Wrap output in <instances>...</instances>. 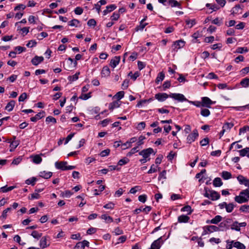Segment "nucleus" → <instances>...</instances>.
Returning <instances> with one entry per match:
<instances>
[{"label": "nucleus", "mask_w": 249, "mask_h": 249, "mask_svg": "<svg viewBox=\"0 0 249 249\" xmlns=\"http://www.w3.org/2000/svg\"><path fill=\"white\" fill-rule=\"evenodd\" d=\"M46 115V113L44 111H42L36 114L35 116L30 118V120L33 122H36L37 121L44 117Z\"/></svg>", "instance_id": "10"}, {"label": "nucleus", "mask_w": 249, "mask_h": 249, "mask_svg": "<svg viewBox=\"0 0 249 249\" xmlns=\"http://www.w3.org/2000/svg\"><path fill=\"white\" fill-rule=\"evenodd\" d=\"M190 219V217L186 215L182 214L178 218V221L179 223H187Z\"/></svg>", "instance_id": "21"}, {"label": "nucleus", "mask_w": 249, "mask_h": 249, "mask_svg": "<svg viewBox=\"0 0 249 249\" xmlns=\"http://www.w3.org/2000/svg\"><path fill=\"white\" fill-rule=\"evenodd\" d=\"M222 177L224 179H229L231 178V174L230 172L224 171L222 172Z\"/></svg>", "instance_id": "35"}, {"label": "nucleus", "mask_w": 249, "mask_h": 249, "mask_svg": "<svg viewBox=\"0 0 249 249\" xmlns=\"http://www.w3.org/2000/svg\"><path fill=\"white\" fill-rule=\"evenodd\" d=\"M185 45V41L182 40H179L174 42L172 47H173V49L178 50L182 48Z\"/></svg>", "instance_id": "15"}, {"label": "nucleus", "mask_w": 249, "mask_h": 249, "mask_svg": "<svg viewBox=\"0 0 249 249\" xmlns=\"http://www.w3.org/2000/svg\"><path fill=\"white\" fill-rule=\"evenodd\" d=\"M249 200V189H246L240 192L239 195L234 197V200L241 204L247 202Z\"/></svg>", "instance_id": "2"}, {"label": "nucleus", "mask_w": 249, "mask_h": 249, "mask_svg": "<svg viewBox=\"0 0 249 249\" xmlns=\"http://www.w3.org/2000/svg\"><path fill=\"white\" fill-rule=\"evenodd\" d=\"M44 58L43 56H36L32 59L31 62L33 64V65L35 66H37L39 63L42 62Z\"/></svg>", "instance_id": "17"}, {"label": "nucleus", "mask_w": 249, "mask_h": 249, "mask_svg": "<svg viewBox=\"0 0 249 249\" xmlns=\"http://www.w3.org/2000/svg\"><path fill=\"white\" fill-rule=\"evenodd\" d=\"M47 237L46 236H44L41 238V239L40 240V243H39V245H40V247L41 248L45 249V248H47V247L49 246L50 244H47Z\"/></svg>", "instance_id": "20"}, {"label": "nucleus", "mask_w": 249, "mask_h": 249, "mask_svg": "<svg viewBox=\"0 0 249 249\" xmlns=\"http://www.w3.org/2000/svg\"><path fill=\"white\" fill-rule=\"evenodd\" d=\"M120 56H115L114 58H113L110 62V65L111 67L113 68H115L117 65L119 63V62L120 61Z\"/></svg>", "instance_id": "18"}, {"label": "nucleus", "mask_w": 249, "mask_h": 249, "mask_svg": "<svg viewBox=\"0 0 249 249\" xmlns=\"http://www.w3.org/2000/svg\"><path fill=\"white\" fill-rule=\"evenodd\" d=\"M181 212H186L188 213V214H190L192 212L193 210L191 208V207L189 205L185 206L183 207H182L181 209Z\"/></svg>", "instance_id": "37"}, {"label": "nucleus", "mask_w": 249, "mask_h": 249, "mask_svg": "<svg viewBox=\"0 0 249 249\" xmlns=\"http://www.w3.org/2000/svg\"><path fill=\"white\" fill-rule=\"evenodd\" d=\"M138 200L142 203H145L147 200V196L146 195H140L138 197Z\"/></svg>", "instance_id": "61"}, {"label": "nucleus", "mask_w": 249, "mask_h": 249, "mask_svg": "<svg viewBox=\"0 0 249 249\" xmlns=\"http://www.w3.org/2000/svg\"><path fill=\"white\" fill-rule=\"evenodd\" d=\"M198 137V133L197 129H195L193 132L188 135L187 138V142L191 144L194 142Z\"/></svg>", "instance_id": "7"}, {"label": "nucleus", "mask_w": 249, "mask_h": 249, "mask_svg": "<svg viewBox=\"0 0 249 249\" xmlns=\"http://www.w3.org/2000/svg\"><path fill=\"white\" fill-rule=\"evenodd\" d=\"M222 219V217L221 216L219 215H216L211 220H207L206 222L207 224H217L219 223Z\"/></svg>", "instance_id": "14"}, {"label": "nucleus", "mask_w": 249, "mask_h": 249, "mask_svg": "<svg viewBox=\"0 0 249 249\" xmlns=\"http://www.w3.org/2000/svg\"><path fill=\"white\" fill-rule=\"evenodd\" d=\"M203 231L202 233V236L212 233L214 231H220L219 227L214 225L204 226L203 227Z\"/></svg>", "instance_id": "4"}, {"label": "nucleus", "mask_w": 249, "mask_h": 249, "mask_svg": "<svg viewBox=\"0 0 249 249\" xmlns=\"http://www.w3.org/2000/svg\"><path fill=\"white\" fill-rule=\"evenodd\" d=\"M38 179L36 177H32L29 178L25 180V183L27 185H31L34 186L36 182L37 181Z\"/></svg>", "instance_id": "24"}, {"label": "nucleus", "mask_w": 249, "mask_h": 249, "mask_svg": "<svg viewBox=\"0 0 249 249\" xmlns=\"http://www.w3.org/2000/svg\"><path fill=\"white\" fill-rule=\"evenodd\" d=\"M234 124L231 123H226L223 126L222 128L225 131H229L233 126Z\"/></svg>", "instance_id": "33"}, {"label": "nucleus", "mask_w": 249, "mask_h": 249, "mask_svg": "<svg viewBox=\"0 0 249 249\" xmlns=\"http://www.w3.org/2000/svg\"><path fill=\"white\" fill-rule=\"evenodd\" d=\"M164 77H165L164 73L162 71L160 72L159 73L158 76L157 77V78L156 79V80H155L156 83L157 84H159L160 82L163 80Z\"/></svg>", "instance_id": "28"}, {"label": "nucleus", "mask_w": 249, "mask_h": 249, "mask_svg": "<svg viewBox=\"0 0 249 249\" xmlns=\"http://www.w3.org/2000/svg\"><path fill=\"white\" fill-rule=\"evenodd\" d=\"M80 21L76 19H73L69 22V25L71 26L77 27Z\"/></svg>", "instance_id": "47"}, {"label": "nucleus", "mask_w": 249, "mask_h": 249, "mask_svg": "<svg viewBox=\"0 0 249 249\" xmlns=\"http://www.w3.org/2000/svg\"><path fill=\"white\" fill-rule=\"evenodd\" d=\"M124 92L123 91L118 92L113 97V99L119 100L122 99L124 96Z\"/></svg>", "instance_id": "30"}, {"label": "nucleus", "mask_w": 249, "mask_h": 249, "mask_svg": "<svg viewBox=\"0 0 249 249\" xmlns=\"http://www.w3.org/2000/svg\"><path fill=\"white\" fill-rule=\"evenodd\" d=\"M110 73V70L107 66H105L103 67L101 72V74L103 77H107L109 76Z\"/></svg>", "instance_id": "26"}, {"label": "nucleus", "mask_w": 249, "mask_h": 249, "mask_svg": "<svg viewBox=\"0 0 249 249\" xmlns=\"http://www.w3.org/2000/svg\"><path fill=\"white\" fill-rule=\"evenodd\" d=\"M40 197V195L37 192H35L31 195V196H29L28 198L30 200H33L35 199H39Z\"/></svg>", "instance_id": "50"}, {"label": "nucleus", "mask_w": 249, "mask_h": 249, "mask_svg": "<svg viewBox=\"0 0 249 249\" xmlns=\"http://www.w3.org/2000/svg\"><path fill=\"white\" fill-rule=\"evenodd\" d=\"M67 161H56L55 162L54 165L56 169L66 171L67 170Z\"/></svg>", "instance_id": "9"}, {"label": "nucleus", "mask_w": 249, "mask_h": 249, "mask_svg": "<svg viewBox=\"0 0 249 249\" xmlns=\"http://www.w3.org/2000/svg\"><path fill=\"white\" fill-rule=\"evenodd\" d=\"M231 219H229L221 222L219 225V229L221 231L229 229L228 223H230Z\"/></svg>", "instance_id": "16"}, {"label": "nucleus", "mask_w": 249, "mask_h": 249, "mask_svg": "<svg viewBox=\"0 0 249 249\" xmlns=\"http://www.w3.org/2000/svg\"><path fill=\"white\" fill-rule=\"evenodd\" d=\"M117 8V6L115 4H111L106 7V9L104 10V15H107L108 13L110 12Z\"/></svg>", "instance_id": "22"}, {"label": "nucleus", "mask_w": 249, "mask_h": 249, "mask_svg": "<svg viewBox=\"0 0 249 249\" xmlns=\"http://www.w3.org/2000/svg\"><path fill=\"white\" fill-rule=\"evenodd\" d=\"M231 228L232 230H235V231H240V228H239V226L238 225V222L237 221H234L231 224Z\"/></svg>", "instance_id": "38"}, {"label": "nucleus", "mask_w": 249, "mask_h": 249, "mask_svg": "<svg viewBox=\"0 0 249 249\" xmlns=\"http://www.w3.org/2000/svg\"><path fill=\"white\" fill-rule=\"evenodd\" d=\"M15 50L16 51V52L19 54L25 51L26 48L21 46H17L15 47Z\"/></svg>", "instance_id": "56"}, {"label": "nucleus", "mask_w": 249, "mask_h": 249, "mask_svg": "<svg viewBox=\"0 0 249 249\" xmlns=\"http://www.w3.org/2000/svg\"><path fill=\"white\" fill-rule=\"evenodd\" d=\"M156 152H155L153 148H148L147 149H143L139 152V155L142 156L143 158H148L151 154L155 155Z\"/></svg>", "instance_id": "5"}, {"label": "nucleus", "mask_w": 249, "mask_h": 249, "mask_svg": "<svg viewBox=\"0 0 249 249\" xmlns=\"http://www.w3.org/2000/svg\"><path fill=\"white\" fill-rule=\"evenodd\" d=\"M249 130V126L248 125L244 126V127L241 128L239 130V135H241V133H245L247 131Z\"/></svg>", "instance_id": "64"}, {"label": "nucleus", "mask_w": 249, "mask_h": 249, "mask_svg": "<svg viewBox=\"0 0 249 249\" xmlns=\"http://www.w3.org/2000/svg\"><path fill=\"white\" fill-rule=\"evenodd\" d=\"M90 92H89L87 94H82L79 97V99H82V100H87L90 97Z\"/></svg>", "instance_id": "62"}, {"label": "nucleus", "mask_w": 249, "mask_h": 249, "mask_svg": "<svg viewBox=\"0 0 249 249\" xmlns=\"http://www.w3.org/2000/svg\"><path fill=\"white\" fill-rule=\"evenodd\" d=\"M147 23H143V22H140V24L139 26H137L135 28L136 31H142L144 28L147 25Z\"/></svg>", "instance_id": "49"}, {"label": "nucleus", "mask_w": 249, "mask_h": 249, "mask_svg": "<svg viewBox=\"0 0 249 249\" xmlns=\"http://www.w3.org/2000/svg\"><path fill=\"white\" fill-rule=\"evenodd\" d=\"M185 22L187 25H189V28H192L194 25L196 24V21L195 19H186Z\"/></svg>", "instance_id": "44"}, {"label": "nucleus", "mask_w": 249, "mask_h": 249, "mask_svg": "<svg viewBox=\"0 0 249 249\" xmlns=\"http://www.w3.org/2000/svg\"><path fill=\"white\" fill-rule=\"evenodd\" d=\"M42 233H39L36 231H34L31 233V235L35 238L38 239L42 236Z\"/></svg>", "instance_id": "45"}, {"label": "nucleus", "mask_w": 249, "mask_h": 249, "mask_svg": "<svg viewBox=\"0 0 249 249\" xmlns=\"http://www.w3.org/2000/svg\"><path fill=\"white\" fill-rule=\"evenodd\" d=\"M239 210L243 212H249V205H242L240 207Z\"/></svg>", "instance_id": "60"}, {"label": "nucleus", "mask_w": 249, "mask_h": 249, "mask_svg": "<svg viewBox=\"0 0 249 249\" xmlns=\"http://www.w3.org/2000/svg\"><path fill=\"white\" fill-rule=\"evenodd\" d=\"M41 157L38 155H35L33 159V161L36 164H39L42 161Z\"/></svg>", "instance_id": "40"}, {"label": "nucleus", "mask_w": 249, "mask_h": 249, "mask_svg": "<svg viewBox=\"0 0 249 249\" xmlns=\"http://www.w3.org/2000/svg\"><path fill=\"white\" fill-rule=\"evenodd\" d=\"M209 143V139L208 138H205L200 142V144L202 146H206Z\"/></svg>", "instance_id": "54"}, {"label": "nucleus", "mask_w": 249, "mask_h": 249, "mask_svg": "<svg viewBox=\"0 0 249 249\" xmlns=\"http://www.w3.org/2000/svg\"><path fill=\"white\" fill-rule=\"evenodd\" d=\"M129 161V160L127 158H124L119 160L118 165L123 166L127 164Z\"/></svg>", "instance_id": "42"}, {"label": "nucleus", "mask_w": 249, "mask_h": 249, "mask_svg": "<svg viewBox=\"0 0 249 249\" xmlns=\"http://www.w3.org/2000/svg\"><path fill=\"white\" fill-rule=\"evenodd\" d=\"M101 218L105 220L106 222L107 223H110L113 221L112 217L105 214H102L101 216Z\"/></svg>", "instance_id": "29"}, {"label": "nucleus", "mask_w": 249, "mask_h": 249, "mask_svg": "<svg viewBox=\"0 0 249 249\" xmlns=\"http://www.w3.org/2000/svg\"><path fill=\"white\" fill-rule=\"evenodd\" d=\"M237 179L240 184H244L245 186L249 187V179H247L242 175H239L237 177Z\"/></svg>", "instance_id": "11"}, {"label": "nucleus", "mask_w": 249, "mask_h": 249, "mask_svg": "<svg viewBox=\"0 0 249 249\" xmlns=\"http://www.w3.org/2000/svg\"><path fill=\"white\" fill-rule=\"evenodd\" d=\"M163 243L162 237L161 236L158 239L155 240L151 245V247L148 249H160L161 245Z\"/></svg>", "instance_id": "6"}, {"label": "nucleus", "mask_w": 249, "mask_h": 249, "mask_svg": "<svg viewBox=\"0 0 249 249\" xmlns=\"http://www.w3.org/2000/svg\"><path fill=\"white\" fill-rule=\"evenodd\" d=\"M240 9H241V8L240 5H235L231 10V14L235 15L238 14Z\"/></svg>", "instance_id": "46"}, {"label": "nucleus", "mask_w": 249, "mask_h": 249, "mask_svg": "<svg viewBox=\"0 0 249 249\" xmlns=\"http://www.w3.org/2000/svg\"><path fill=\"white\" fill-rule=\"evenodd\" d=\"M168 2L172 7H178L179 8H181V4L176 0H169Z\"/></svg>", "instance_id": "31"}, {"label": "nucleus", "mask_w": 249, "mask_h": 249, "mask_svg": "<svg viewBox=\"0 0 249 249\" xmlns=\"http://www.w3.org/2000/svg\"><path fill=\"white\" fill-rule=\"evenodd\" d=\"M233 247L237 249H246L245 246L240 242H234Z\"/></svg>", "instance_id": "32"}, {"label": "nucleus", "mask_w": 249, "mask_h": 249, "mask_svg": "<svg viewBox=\"0 0 249 249\" xmlns=\"http://www.w3.org/2000/svg\"><path fill=\"white\" fill-rule=\"evenodd\" d=\"M166 171L165 170H163L162 172H161L160 173L159 177H158V179L159 180H160L162 179H166Z\"/></svg>", "instance_id": "51"}, {"label": "nucleus", "mask_w": 249, "mask_h": 249, "mask_svg": "<svg viewBox=\"0 0 249 249\" xmlns=\"http://www.w3.org/2000/svg\"><path fill=\"white\" fill-rule=\"evenodd\" d=\"M53 175V173L51 172H46L45 171L40 172L39 176L45 179L50 178Z\"/></svg>", "instance_id": "19"}, {"label": "nucleus", "mask_w": 249, "mask_h": 249, "mask_svg": "<svg viewBox=\"0 0 249 249\" xmlns=\"http://www.w3.org/2000/svg\"><path fill=\"white\" fill-rule=\"evenodd\" d=\"M16 187V186H11L8 187L7 185H5L4 186L1 187L0 189V191L2 192V193H6L12 191Z\"/></svg>", "instance_id": "25"}, {"label": "nucleus", "mask_w": 249, "mask_h": 249, "mask_svg": "<svg viewBox=\"0 0 249 249\" xmlns=\"http://www.w3.org/2000/svg\"><path fill=\"white\" fill-rule=\"evenodd\" d=\"M107 209H113L114 207V204L112 202H109L107 204L105 205L103 207Z\"/></svg>", "instance_id": "58"}, {"label": "nucleus", "mask_w": 249, "mask_h": 249, "mask_svg": "<svg viewBox=\"0 0 249 249\" xmlns=\"http://www.w3.org/2000/svg\"><path fill=\"white\" fill-rule=\"evenodd\" d=\"M157 171V168L154 164H152L151 166L150 169L148 171L147 173L150 174L153 173H155Z\"/></svg>", "instance_id": "57"}, {"label": "nucleus", "mask_w": 249, "mask_h": 249, "mask_svg": "<svg viewBox=\"0 0 249 249\" xmlns=\"http://www.w3.org/2000/svg\"><path fill=\"white\" fill-rule=\"evenodd\" d=\"M240 85L244 88H247L249 86V78H245L240 82Z\"/></svg>", "instance_id": "34"}, {"label": "nucleus", "mask_w": 249, "mask_h": 249, "mask_svg": "<svg viewBox=\"0 0 249 249\" xmlns=\"http://www.w3.org/2000/svg\"><path fill=\"white\" fill-rule=\"evenodd\" d=\"M80 74V72H76L75 74L72 76H69L68 77V79L69 81L71 82H73L77 80L78 79V75Z\"/></svg>", "instance_id": "48"}, {"label": "nucleus", "mask_w": 249, "mask_h": 249, "mask_svg": "<svg viewBox=\"0 0 249 249\" xmlns=\"http://www.w3.org/2000/svg\"><path fill=\"white\" fill-rule=\"evenodd\" d=\"M190 103L193 104L197 107L210 108L212 105L214 104L216 102L212 101L208 97L201 98V101H190Z\"/></svg>", "instance_id": "1"}, {"label": "nucleus", "mask_w": 249, "mask_h": 249, "mask_svg": "<svg viewBox=\"0 0 249 249\" xmlns=\"http://www.w3.org/2000/svg\"><path fill=\"white\" fill-rule=\"evenodd\" d=\"M234 208V205H233V204L232 203H230L229 204L227 203L226 207H225L226 211L228 213H231L233 211Z\"/></svg>", "instance_id": "39"}, {"label": "nucleus", "mask_w": 249, "mask_h": 249, "mask_svg": "<svg viewBox=\"0 0 249 249\" xmlns=\"http://www.w3.org/2000/svg\"><path fill=\"white\" fill-rule=\"evenodd\" d=\"M121 102L119 100H116L112 102L109 104V109H115V108L119 107Z\"/></svg>", "instance_id": "23"}, {"label": "nucleus", "mask_w": 249, "mask_h": 249, "mask_svg": "<svg viewBox=\"0 0 249 249\" xmlns=\"http://www.w3.org/2000/svg\"><path fill=\"white\" fill-rule=\"evenodd\" d=\"M113 233H114L116 235H118L123 234L124 232L122 229H121L119 227H117L114 229V231H113Z\"/></svg>", "instance_id": "59"}, {"label": "nucleus", "mask_w": 249, "mask_h": 249, "mask_svg": "<svg viewBox=\"0 0 249 249\" xmlns=\"http://www.w3.org/2000/svg\"><path fill=\"white\" fill-rule=\"evenodd\" d=\"M223 184V182L221 179L220 178H216L213 181V185L215 187H220Z\"/></svg>", "instance_id": "27"}, {"label": "nucleus", "mask_w": 249, "mask_h": 249, "mask_svg": "<svg viewBox=\"0 0 249 249\" xmlns=\"http://www.w3.org/2000/svg\"><path fill=\"white\" fill-rule=\"evenodd\" d=\"M72 195V193L70 190H66L61 193V195L63 197H70Z\"/></svg>", "instance_id": "41"}, {"label": "nucleus", "mask_w": 249, "mask_h": 249, "mask_svg": "<svg viewBox=\"0 0 249 249\" xmlns=\"http://www.w3.org/2000/svg\"><path fill=\"white\" fill-rule=\"evenodd\" d=\"M248 49L247 47H238L236 49V52L239 53H243L248 52Z\"/></svg>", "instance_id": "53"}, {"label": "nucleus", "mask_w": 249, "mask_h": 249, "mask_svg": "<svg viewBox=\"0 0 249 249\" xmlns=\"http://www.w3.org/2000/svg\"><path fill=\"white\" fill-rule=\"evenodd\" d=\"M169 97L179 102L188 101L187 99L185 97V96L183 94L180 93H171V94L169 95Z\"/></svg>", "instance_id": "8"}, {"label": "nucleus", "mask_w": 249, "mask_h": 249, "mask_svg": "<svg viewBox=\"0 0 249 249\" xmlns=\"http://www.w3.org/2000/svg\"><path fill=\"white\" fill-rule=\"evenodd\" d=\"M89 246V242L87 240H83L82 242H78L75 245V249H84L85 247Z\"/></svg>", "instance_id": "12"}, {"label": "nucleus", "mask_w": 249, "mask_h": 249, "mask_svg": "<svg viewBox=\"0 0 249 249\" xmlns=\"http://www.w3.org/2000/svg\"><path fill=\"white\" fill-rule=\"evenodd\" d=\"M46 123L47 124H49L50 123H52L53 124L56 123V120L55 118L52 116H48L46 118Z\"/></svg>", "instance_id": "43"}, {"label": "nucleus", "mask_w": 249, "mask_h": 249, "mask_svg": "<svg viewBox=\"0 0 249 249\" xmlns=\"http://www.w3.org/2000/svg\"><path fill=\"white\" fill-rule=\"evenodd\" d=\"M168 97L169 95L165 93H158L155 96V98L160 102L165 101Z\"/></svg>", "instance_id": "13"}, {"label": "nucleus", "mask_w": 249, "mask_h": 249, "mask_svg": "<svg viewBox=\"0 0 249 249\" xmlns=\"http://www.w3.org/2000/svg\"><path fill=\"white\" fill-rule=\"evenodd\" d=\"M248 149V147H246L245 148H243L241 150L238 151V152L239 153L240 156L241 157H244L246 156L247 157V155L248 154V153L249 152V150Z\"/></svg>", "instance_id": "36"}, {"label": "nucleus", "mask_w": 249, "mask_h": 249, "mask_svg": "<svg viewBox=\"0 0 249 249\" xmlns=\"http://www.w3.org/2000/svg\"><path fill=\"white\" fill-rule=\"evenodd\" d=\"M205 193L204 196L209 198L213 201L218 200L220 197V194L215 191L210 190L207 187L204 188Z\"/></svg>", "instance_id": "3"}, {"label": "nucleus", "mask_w": 249, "mask_h": 249, "mask_svg": "<svg viewBox=\"0 0 249 249\" xmlns=\"http://www.w3.org/2000/svg\"><path fill=\"white\" fill-rule=\"evenodd\" d=\"M110 153V150L107 149L103 150L100 154V156L102 157H104L108 156Z\"/></svg>", "instance_id": "55"}, {"label": "nucleus", "mask_w": 249, "mask_h": 249, "mask_svg": "<svg viewBox=\"0 0 249 249\" xmlns=\"http://www.w3.org/2000/svg\"><path fill=\"white\" fill-rule=\"evenodd\" d=\"M138 148V146H136V147H133V148H132L130 150V152H129L127 154V156H128V157H130L133 154H134V153H135L136 152H138V150H137V148Z\"/></svg>", "instance_id": "63"}, {"label": "nucleus", "mask_w": 249, "mask_h": 249, "mask_svg": "<svg viewBox=\"0 0 249 249\" xmlns=\"http://www.w3.org/2000/svg\"><path fill=\"white\" fill-rule=\"evenodd\" d=\"M15 105V102L14 100L10 101L5 107V109H13Z\"/></svg>", "instance_id": "52"}]
</instances>
